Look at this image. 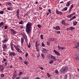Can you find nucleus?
<instances>
[{"mask_svg":"<svg viewBox=\"0 0 79 79\" xmlns=\"http://www.w3.org/2000/svg\"><path fill=\"white\" fill-rule=\"evenodd\" d=\"M31 26H32V23L29 22L26 25V31L27 32V34H28L30 33L31 27Z\"/></svg>","mask_w":79,"mask_h":79,"instance_id":"obj_1","label":"nucleus"},{"mask_svg":"<svg viewBox=\"0 0 79 79\" xmlns=\"http://www.w3.org/2000/svg\"><path fill=\"white\" fill-rule=\"evenodd\" d=\"M68 67L66 66L63 67L61 69V71L62 73H65V72H67L68 70Z\"/></svg>","mask_w":79,"mask_h":79,"instance_id":"obj_2","label":"nucleus"},{"mask_svg":"<svg viewBox=\"0 0 79 79\" xmlns=\"http://www.w3.org/2000/svg\"><path fill=\"white\" fill-rule=\"evenodd\" d=\"M16 50L19 53H22V51H21L19 49V48H18V46L16 45H14V46Z\"/></svg>","mask_w":79,"mask_h":79,"instance_id":"obj_3","label":"nucleus"},{"mask_svg":"<svg viewBox=\"0 0 79 79\" xmlns=\"http://www.w3.org/2000/svg\"><path fill=\"white\" fill-rule=\"evenodd\" d=\"M47 52H48V50L45 48H43V49L42 50V52L43 53H47Z\"/></svg>","mask_w":79,"mask_h":79,"instance_id":"obj_4","label":"nucleus"},{"mask_svg":"<svg viewBox=\"0 0 79 79\" xmlns=\"http://www.w3.org/2000/svg\"><path fill=\"white\" fill-rule=\"evenodd\" d=\"M10 31L11 32L12 34L14 35L16 34V32L13 29H11Z\"/></svg>","mask_w":79,"mask_h":79,"instance_id":"obj_5","label":"nucleus"},{"mask_svg":"<svg viewBox=\"0 0 79 79\" xmlns=\"http://www.w3.org/2000/svg\"><path fill=\"white\" fill-rule=\"evenodd\" d=\"M56 13L57 15H62V14H63V13H62V12H61V11H60L58 10H57L56 11Z\"/></svg>","mask_w":79,"mask_h":79,"instance_id":"obj_6","label":"nucleus"},{"mask_svg":"<svg viewBox=\"0 0 79 79\" xmlns=\"http://www.w3.org/2000/svg\"><path fill=\"white\" fill-rule=\"evenodd\" d=\"M9 55H10L11 56H12V55H13V56H15L16 53L13 52H11L9 54Z\"/></svg>","mask_w":79,"mask_h":79,"instance_id":"obj_7","label":"nucleus"},{"mask_svg":"<svg viewBox=\"0 0 79 79\" xmlns=\"http://www.w3.org/2000/svg\"><path fill=\"white\" fill-rule=\"evenodd\" d=\"M51 58L52 59H53L54 60V61H56L57 60V59H56V57L55 56L53 55H52L51 56Z\"/></svg>","mask_w":79,"mask_h":79,"instance_id":"obj_8","label":"nucleus"},{"mask_svg":"<svg viewBox=\"0 0 79 79\" xmlns=\"http://www.w3.org/2000/svg\"><path fill=\"white\" fill-rule=\"evenodd\" d=\"M54 52H55V53H56V54L57 55H58V56H60V53H59V52H58L57 51H56L55 50H54Z\"/></svg>","mask_w":79,"mask_h":79,"instance_id":"obj_9","label":"nucleus"},{"mask_svg":"<svg viewBox=\"0 0 79 79\" xmlns=\"http://www.w3.org/2000/svg\"><path fill=\"white\" fill-rule=\"evenodd\" d=\"M77 46H76V47L77 49L79 50V42L77 43Z\"/></svg>","mask_w":79,"mask_h":79,"instance_id":"obj_10","label":"nucleus"},{"mask_svg":"<svg viewBox=\"0 0 79 79\" xmlns=\"http://www.w3.org/2000/svg\"><path fill=\"white\" fill-rule=\"evenodd\" d=\"M74 29H75V27H71L69 28V30H71V31H72V30H74Z\"/></svg>","mask_w":79,"mask_h":79,"instance_id":"obj_11","label":"nucleus"},{"mask_svg":"<svg viewBox=\"0 0 79 79\" xmlns=\"http://www.w3.org/2000/svg\"><path fill=\"white\" fill-rule=\"evenodd\" d=\"M2 48L3 49V50H4V49L7 48V46L6 44H4V45L2 47Z\"/></svg>","mask_w":79,"mask_h":79,"instance_id":"obj_12","label":"nucleus"},{"mask_svg":"<svg viewBox=\"0 0 79 79\" xmlns=\"http://www.w3.org/2000/svg\"><path fill=\"white\" fill-rule=\"evenodd\" d=\"M55 29H56V31H57V30H60V28L59 26H56Z\"/></svg>","mask_w":79,"mask_h":79,"instance_id":"obj_13","label":"nucleus"},{"mask_svg":"<svg viewBox=\"0 0 79 79\" xmlns=\"http://www.w3.org/2000/svg\"><path fill=\"white\" fill-rule=\"evenodd\" d=\"M61 23L62 24H63V25H64V26H66V23H64V22L63 20L62 21Z\"/></svg>","mask_w":79,"mask_h":79,"instance_id":"obj_14","label":"nucleus"},{"mask_svg":"<svg viewBox=\"0 0 79 79\" xmlns=\"http://www.w3.org/2000/svg\"><path fill=\"white\" fill-rule=\"evenodd\" d=\"M21 44H23L24 42V39L23 38H21Z\"/></svg>","mask_w":79,"mask_h":79,"instance_id":"obj_15","label":"nucleus"},{"mask_svg":"<svg viewBox=\"0 0 79 79\" xmlns=\"http://www.w3.org/2000/svg\"><path fill=\"white\" fill-rule=\"evenodd\" d=\"M16 15H19V10H18L16 12Z\"/></svg>","mask_w":79,"mask_h":79,"instance_id":"obj_16","label":"nucleus"},{"mask_svg":"<svg viewBox=\"0 0 79 79\" xmlns=\"http://www.w3.org/2000/svg\"><path fill=\"white\" fill-rule=\"evenodd\" d=\"M6 41H8V39H6H6L4 40L3 41H2V43H5V42H6Z\"/></svg>","mask_w":79,"mask_h":79,"instance_id":"obj_17","label":"nucleus"},{"mask_svg":"<svg viewBox=\"0 0 79 79\" xmlns=\"http://www.w3.org/2000/svg\"><path fill=\"white\" fill-rule=\"evenodd\" d=\"M70 2H71V1H69V2H67V4L66 5V6H69V4H70Z\"/></svg>","mask_w":79,"mask_h":79,"instance_id":"obj_18","label":"nucleus"},{"mask_svg":"<svg viewBox=\"0 0 79 79\" xmlns=\"http://www.w3.org/2000/svg\"><path fill=\"white\" fill-rule=\"evenodd\" d=\"M4 24V23L3 22H1L0 23V26H3Z\"/></svg>","mask_w":79,"mask_h":79,"instance_id":"obj_19","label":"nucleus"},{"mask_svg":"<svg viewBox=\"0 0 79 79\" xmlns=\"http://www.w3.org/2000/svg\"><path fill=\"white\" fill-rule=\"evenodd\" d=\"M73 15H69L67 16V18H71V17H72Z\"/></svg>","mask_w":79,"mask_h":79,"instance_id":"obj_20","label":"nucleus"},{"mask_svg":"<svg viewBox=\"0 0 79 79\" xmlns=\"http://www.w3.org/2000/svg\"><path fill=\"white\" fill-rule=\"evenodd\" d=\"M10 47H11V50L13 51V50H14V48L13 47V44H11L10 45Z\"/></svg>","mask_w":79,"mask_h":79,"instance_id":"obj_21","label":"nucleus"},{"mask_svg":"<svg viewBox=\"0 0 79 79\" xmlns=\"http://www.w3.org/2000/svg\"><path fill=\"white\" fill-rule=\"evenodd\" d=\"M16 77V74H14V75H13V79H15Z\"/></svg>","mask_w":79,"mask_h":79,"instance_id":"obj_22","label":"nucleus"},{"mask_svg":"<svg viewBox=\"0 0 79 79\" xmlns=\"http://www.w3.org/2000/svg\"><path fill=\"white\" fill-rule=\"evenodd\" d=\"M3 69H3V66H1L0 67V70L1 71H2V70H3Z\"/></svg>","mask_w":79,"mask_h":79,"instance_id":"obj_23","label":"nucleus"},{"mask_svg":"<svg viewBox=\"0 0 79 79\" xmlns=\"http://www.w3.org/2000/svg\"><path fill=\"white\" fill-rule=\"evenodd\" d=\"M52 55L51 54H49L48 55V58H51V57L52 56Z\"/></svg>","mask_w":79,"mask_h":79,"instance_id":"obj_24","label":"nucleus"},{"mask_svg":"<svg viewBox=\"0 0 79 79\" xmlns=\"http://www.w3.org/2000/svg\"><path fill=\"white\" fill-rule=\"evenodd\" d=\"M54 61L53 60H51L49 62V64H52V63H53Z\"/></svg>","mask_w":79,"mask_h":79,"instance_id":"obj_25","label":"nucleus"},{"mask_svg":"<svg viewBox=\"0 0 79 79\" xmlns=\"http://www.w3.org/2000/svg\"><path fill=\"white\" fill-rule=\"evenodd\" d=\"M38 43V41H36L35 42V47L37 48V44Z\"/></svg>","mask_w":79,"mask_h":79,"instance_id":"obj_26","label":"nucleus"},{"mask_svg":"<svg viewBox=\"0 0 79 79\" xmlns=\"http://www.w3.org/2000/svg\"><path fill=\"white\" fill-rule=\"evenodd\" d=\"M55 72L56 74H59V72L58 71H57V70H56L55 71Z\"/></svg>","mask_w":79,"mask_h":79,"instance_id":"obj_27","label":"nucleus"},{"mask_svg":"<svg viewBox=\"0 0 79 79\" xmlns=\"http://www.w3.org/2000/svg\"><path fill=\"white\" fill-rule=\"evenodd\" d=\"M75 59L77 61H78V60H79V57H78V56L76 57Z\"/></svg>","mask_w":79,"mask_h":79,"instance_id":"obj_28","label":"nucleus"},{"mask_svg":"<svg viewBox=\"0 0 79 79\" xmlns=\"http://www.w3.org/2000/svg\"><path fill=\"white\" fill-rule=\"evenodd\" d=\"M77 22L74 21L73 23V25H76V24H77Z\"/></svg>","mask_w":79,"mask_h":79,"instance_id":"obj_29","label":"nucleus"},{"mask_svg":"<svg viewBox=\"0 0 79 79\" xmlns=\"http://www.w3.org/2000/svg\"><path fill=\"white\" fill-rule=\"evenodd\" d=\"M37 26L38 27H39V28H40L41 27H42V26L40 24H38L37 25Z\"/></svg>","mask_w":79,"mask_h":79,"instance_id":"obj_30","label":"nucleus"},{"mask_svg":"<svg viewBox=\"0 0 79 79\" xmlns=\"http://www.w3.org/2000/svg\"><path fill=\"white\" fill-rule=\"evenodd\" d=\"M23 72H19V76H21V74H23Z\"/></svg>","mask_w":79,"mask_h":79,"instance_id":"obj_31","label":"nucleus"},{"mask_svg":"<svg viewBox=\"0 0 79 79\" xmlns=\"http://www.w3.org/2000/svg\"><path fill=\"white\" fill-rule=\"evenodd\" d=\"M67 10H68V8L67 7H65L64 8V11H66Z\"/></svg>","mask_w":79,"mask_h":79,"instance_id":"obj_32","label":"nucleus"},{"mask_svg":"<svg viewBox=\"0 0 79 79\" xmlns=\"http://www.w3.org/2000/svg\"><path fill=\"white\" fill-rule=\"evenodd\" d=\"M58 50H60V49H61V47L60 46L58 45Z\"/></svg>","mask_w":79,"mask_h":79,"instance_id":"obj_33","label":"nucleus"},{"mask_svg":"<svg viewBox=\"0 0 79 79\" xmlns=\"http://www.w3.org/2000/svg\"><path fill=\"white\" fill-rule=\"evenodd\" d=\"M36 50L37 52H39V48H38V47H36Z\"/></svg>","mask_w":79,"mask_h":79,"instance_id":"obj_34","label":"nucleus"},{"mask_svg":"<svg viewBox=\"0 0 79 79\" xmlns=\"http://www.w3.org/2000/svg\"><path fill=\"white\" fill-rule=\"evenodd\" d=\"M1 77H4V74H2L1 75Z\"/></svg>","mask_w":79,"mask_h":79,"instance_id":"obj_35","label":"nucleus"},{"mask_svg":"<svg viewBox=\"0 0 79 79\" xmlns=\"http://www.w3.org/2000/svg\"><path fill=\"white\" fill-rule=\"evenodd\" d=\"M41 45H42V46L43 47H44L45 46V44H44V43L43 42L42 43Z\"/></svg>","mask_w":79,"mask_h":79,"instance_id":"obj_36","label":"nucleus"},{"mask_svg":"<svg viewBox=\"0 0 79 79\" xmlns=\"http://www.w3.org/2000/svg\"><path fill=\"white\" fill-rule=\"evenodd\" d=\"M39 68L40 69H41L42 70H43V69H44V68L40 66Z\"/></svg>","mask_w":79,"mask_h":79,"instance_id":"obj_37","label":"nucleus"},{"mask_svg":"<svg viewBox=\"0 0 79 79\" xmlns=\"http://www.w3.org/2000/svg\"><path fill=\"white\" fill-rule=\"evenodd\" d=\"M3 13H4V11H0V14H3Z\"/></svg>","mask_w":79,"mask_h":79,"instance_id":"obj_38","label":"nucleus"},{"mask_svg":"<svg viewBox=\"0 0 79 79\" xmlns=\"http://www.w3.org/2000/svg\"><path fill=\"white\" fill-rule=\"evenodd\" d=\"M41 56L42 58H44V55L43 54H41Z\"/></svg>","mask_w":79,"mask_h":79,"instance_id":"obj_39","label":"nucleus"},{"mask_svg":"<svg viewBox=\"0 0 79 79\" xmlns=\"http://www.w3.org/2000/svg\"><path fill=\"white\" fill-rule=\"evenodd\" d=\"M19 24H23V21H21L19 23Z\"/></svg>","mask_w":79,"mask_h":79,"instance_id":"obj_40","label":"nucleus"},{"mask_svg":"<svg viewBox=\"0 0 79 79\" xmlns=\"http://www.w3.org/2000/svg\"><path fill=\"white\" fill-rule=\"evenodd\" d=\"M24 64L27 65V62L26 61L24 62Z\"/></svg>","mask_w":79,"mask_h":79,"instance_id":"obj_41","label":"nucleus"},{"mask_svg":"<svg viewBox=\"0 0 79 79\" xmlns=\"http://www.w3.org/2000/svg\"><path fill=\"white\" fill-rule=\"evenodd\" d=\"M28 56V53H26L25 54V56L26 57H27Z\"/></svg>","mask_w":79,"mask_h":79,"instance_id":"obj_42","label":"nucleus"},{"mask_svg":"<svg viewBox=\"0 0 79 79\" xmlns=\"http://www.w3.org/2000/svg\"><path fill=\"white\" fill-rule=\"evenodd\" d=\"M56 33L58 34H60V31H56Z\"/></svg>","mask_w":79,"mask_h":79,"instance_id":"obj_43","label":"nucleus"},{"mask_svg":"<svg viewBox=\"0 0 79 79\" xmlns=\"http://www.w3.org/2000/svg\"><path fill=\"white\" fill-rule=\"evenodd\" d=\"M73 8V4H72L71 5L70 8H71L72 9Z\"/></svg>","mask_w":79,"mask_h":79,"instance_id":"obj_44","label":"nucleus"},{"mask_svg":"<svg viewBox=\"0 0 79 79\" xmlns=\"http://www.w3.org/2000/svg\"><path fill=\"white\" fill-rule=\"evenodd\" d=\"M23 38H24V39L25 40L26 42V40H27V38L26 37V36H25Z\"/></svg>","mask_w":79,"mask_h":79,"instance_id":"obj_45","label":"nucleus"},{"mask_svg":"<svg viewBox=\"0 0 79 79\" xmlns=\"http://www.w3.org/2000/svg\"><path fill=\"white\" fill-rule=\"evenodd\" d=\"M47 74H48V77H50V74H48V73H47Z\"/></svg>","mask_w":79,"mask_h":79,"instance_id":"obj_46","label":"nucleus"},{"mask_svg":"<svg viewBox=\"0 0 79 79\" xmlns=\"http://www.w3.org/2000/svg\"><path fill=\"white\" fill-rule=\"evenodd\" d=\"M48 11L50 13H51V10L50 9H48Z\"/></svg>","mask_w":79,"mask_h":79,"instance_id":"obj_47","label":"nucleus"},{"mask_svg":"<svg viewBox=\"0 0 79 79\" xmlns=\"http://www.w3.org/2000/svg\"><path fill=\"white\" fill-rule=\"evenodd\" d=\"M43 35H41V39H43Z\"/></svg>","mask_w":79,"mask_h":79,"instance_id":"obj_48","label":"nucleus"},{"mask_svg":"<svg viewBox=\"0 0 79 79\" xmlns=\"http://www.w3.org/2000/svg\"><path fill=\"white\" fill-rule=\"evenodd\" d=\"M23 36V38L25 37L26 36V35L24 34H23V35L22 36Z\"/></svg>","mask_w":79,"mask_h":79,"instance_id":"obj_49","label":"nucleus"},{"mask_svg":"<svg viewBox=\"0 0 79 79\" xmlns=\"http://www.w3.org/2000/svg\"><path fill=\"white\" fill-rule=\"evenodd\" d=\"M4 28L5 29H7V26H5L4 27Z\"/></svg>","mask_w":79,"mask_h":79,"instance_id":"obj_50","label":"nucleus"},{"mask_svg":"<svg viewBox=\"0 0 79 79\" xmlns=\"http://www.w3.org/2000/svg\"><path fill=\"white\" fill-rule=\"evenodd\" d=\"M64 47H61V50H64Z\"/></svg>","mask_w":79,"mask_h":79,"instance_id":"obj_51","label":"nucleus"},{"mask_svg":"<svg viewBox=\"0 0 79 79\" xmlns=\"http://www.w3.org/2000/svg\"><path fill=\"white\" fill-rule=\"evenodd\" d=\"M7 4H8V5H11V3L8 2H7Z\"/></svg>","mask_w":79,"mask_h":79,"instance_id":"obj_52","label":"nucleus"},{"mask_svg":"<svg viewBox=\"0 0 79 79\" xmlns=\"http://www.w3.org/2000/svg\"><path fill=\"white\" fill-rule=\"evenodd\" d=\"M71 10H72V9H71V8H70L69 9V12H71Z\"/></svg>","mask_w":79,"mask_h":79,"instance_id":"obj_53","label":"nucleus"},{"mask_svg":"<svg viewBox=\"0 0 79 79\" xmlns=\"http://www.w3.org/2000/svg\"><path fill=\"white\" fill-rule=\"evenodd\" d=\"M7 10H11V8H10L8 7L7 8Z\"/></svg>","mask_w":79,"mask_h":79,"instance_id":"obj_54","label":"nucleus"},{"mask_svg":"<svg viewBox=\"0 0 79 79\" xmlns=\"http://www.w3.org/2000/svg\"><path fill=\"white\" fill-rule=\"evenodd\" d=\"M19 59L20 60H23V58L21 57H19Z\"/></svg>","mask_w":79,"mask_h":79,"instance_id":"obj_55","label":"nucleus"},{"mask_svg":"<svg viewBox=\"0 0 79 79\" xmlns=\"http://www.w3.org/2000/svg\"><path fill=\"white\" fill-rule=\"evenodd\" d=\"M73 19H74L72 17V18L70 19V21H72V20H73Z\"/></svg>","mask_w":79,"mask_h":79,"instance_id":"obj_56","label":"nucleus"},{"mask_svg":"<svg viewBox=\"0 0 79 79\" xmlns=\"http://www.w3.org/2000/svg\"><path fill=\"white\" fill-rule=\"evenodd\" d=\"M39 8L40 10H42V8L41 7H39Z\"/></svg>","mask_w":79,"mask_h":79,"instance_id":"obj_57","label":"nucleus"},{"mask_svg":"<svg viewBox=\"0 0 79 79\" xmlns=\"http://www.w3.org/2000/svg\"><path fill=\"white\" fill-rule=\"evenodd\" d=\"M72 18H73V19H75L76 18L75 16H73Z\"/></svg>","mask_w":79,"mask_h":79,"instance_id":"obj_58","label":"nucleus"},{"mask_svg":"<svg viewBox=\"0 0 79 79\" xmlns=\"http://www.w3.org/2000/svg\"><path fill=\"white\" fill-rule=\"evenodd\" d=\"M7 64H8V63L7 62H6L5 63V64L6 66L7 65Z\"/></svg>","mask_w":79,"mask_h":79,"instance_id":"obj_59","label":"nucleus"},{"mask_svg":"<svg viewBox=\"0 0 79 79\" xmlns=\"http://www.w3.org/2000/svg\"><path fill=\"white\" fill-rule=\"evenodd\" d=\"M71 15L73 16V15H76V13H73V14H72Z\"/></svg>","mask_w":79,"mask_h":79,"instance_id":"obj_60","label":"nucleus"},{"mask_svg":"<svg viewBox=\"0 0 79 79\" xmlns=\"http://www.w3.org/2000/svg\"><path fill=\"white\" fill-rule=\"evenodd\" d=\"M40 45V43H38V44L37 45V47H38Z\"/></svg>","mask_w":79,"mask_h":79,"instance_id":"obj_61","label":"nucleus"},{"mask_svg":"<svg viewBox=\"0 0 79 79\" xmlns=\"http://www.w3.org/2000/svg\"><path fill=\"white\" fill-rule=\"evenodd\" d=\"M28 48H31V45H28Z\"/></svg>","mask_w":79,"mask_h":79,"instance_id":"obj_62","label":"nucleus"},{"mask_svg":"<svg viewBox=\"0 0 79 79\" xmlns=\"http://www.w3.org/2000/svg\"><path fill=\"white\" fill-rule=\"evenodd\" d=\"M47 45H49L50 44H49V43L48 42H47Z\"/></svg>","mask_w":79,"mask_h":79,"instance_id":"obj_63","label":"nucleus"},{"mask_svg":"<svg viewBox=\"0 0 79 79\" xmlns=\"http://www.w3.org/2000/svg\"><path fill=\"white\" fill-rule=\"evenodd\" d=\"M3 61H6V59H4L3 60Z\"/></svg>","mask_w":79,"mask_h":79,"instance_id":"obj_64","label":"nucleus"}]
</instances>
